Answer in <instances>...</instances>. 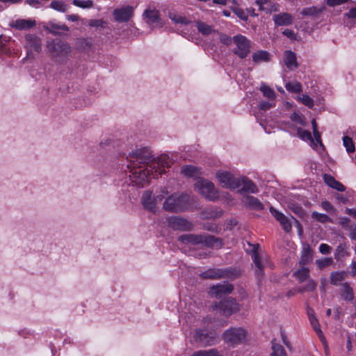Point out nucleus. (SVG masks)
<instances>
[{
  "mask_svg": "<svg viewBox=\"0 0 356 356\" xmlns=\"http://www.w3.org/2000/svg\"><path fill=\"white\" fill-rule=\"evenodd\" d=\"M129 162L127 168L131 182L139 187H143L149 180L150 177L156 178L165 172L171 163L166 154L154 157L147 151L137 149L127 156Z\"/></svg>",
  "mask_w": 356,
  "mask_h": 356,
  "instance_id": "f257e3e1",
  "label": "nucleus"
},
{
  "mask_svg": "<svg viewBox=\"0 0 356 356\" xmlns=\"http://www.w3.org/2000/svg\"><path fill=\"white\" fill-rule=\"evenodd\" d=\"M187 245L189 246L201 245L207 248H221L222 240L209 234H183L179 236V245Z\"/></svg>",
  "mask_w": 356,
  "mask_h": 356,
  "instance_id": "f03ea898",
  "label": "nucleus"
},
{
  "mask_svg": "<svg viewBox=\"0 0 356 356\" xmlns=\"http://www.w3.org/2000/svg\"><path fill=\"white\" fill-rule=\"evenodd\" d=\"M163 187H161L154 192L152 190H145L141 196V204L143 208L152 213H156L159 211V203L163 200Z\"/></svg>",
  "mask_w": 356,
  "mask_h": 356,
  "instance_id": "7ed1b4c3",
  "label": "nucleus"
},
{
  "mask_svg": "<svg viewBox=\"0 0 356 356\" xmlns=\"http://www.w3.org/2000/svg\"><path fill=\"white\" fill-rule=\"evenodd\" d=\"M248 332L243 327H230L222 335L224 341L229 346L235 347L246 341Z\"/></svg>",
  "mask_w": 356,
  "mask_h": 356,
  "instance_id": "20e7f679",
  "label": "nucleus"
},
{
  "mask_svg": "<svg viewBox=\"0 0 356 356\" xmlns=\"http://www.w3.org/2000/svg\"><path fill=\"white\" fill-rule=\"evenodd\" d=\"M194 341L202 347L211 346L220 341L218 334L215 330L197 329L194 334Z\"/></svg>",
  "mask_w": 356,
  "mask_h": 356,
  "instance_id": "39448f33",
  "label": "nucleus"
},
{
  "mask_svg": "<svg viewBox=\"0 0 356 356\" xmlns=\"http://www.w3.org/2000/svg\"><path fill=\"white\" fill-rule=\"evenodd\" d=\"M162 209L168 213H176L178 211V193L168 186H163Z\"/></svg>",
  "mask_w": 356,
  "mask_h": 356,
  "instance_id": "423d86ee",
  "label": "nucleus"
},
{
  "mask_svg": "<svg viewBox=\"0 0 356 356\" xmlns=\"http://www.w3.org/2000/svg\"><path fill=\"white\" fill-rule=\"evenodd\" d=\"M240 275V271L233 268H209L200 274L203 279L218 280L221 278L234 279Z\"/></svg>",
  "mask_w": 356,
  "mask_h": 356,
  "instance_id": "0eeeda50",
  "label": "nucleus"
},
{
  "mask_svg": "<svg viewBox=\"0 0 356 356\" xmlns=\"http://www.w3.org/2000/svg\"><path fill=\"white\" fill-rule=\"evenodd\" d=\"M47 48L51 56L58 60H63L72 51L70 45L62 41H51L48 43Z\"/></svg>",
  "mask_w": 356,
  "mask_h": 356,
  "instance_id": "6e6552de",
  "label": "nucleus"
},
{
  "mask_svg": "<svg viewBox=\"0 0 356 356\" xmlns=\"http://www.w3.org/2000/svg\"><path fill=\"white\" fill-rule=\"evenodd\" d=\"M195 188L207 200L215 201L218 198V192L214 184L206 179H200L195 184Z\"/></svg>",
  "mask_w": 356,
  "mask_h": 356,
  "instance_id": "1a4fd4ad",
  "label": "nucleus"
},
{
  "mask_svg": "<svg viewBox=\"0 0 356 356\" xmlns=\"http://www.w3.org/2000/svg\"><path fill=\"white\" fill-rule=\"evenodd\" d=\"M235 44L233 52L241 58H244L250 53L251 42L245 36L237 35L232 38Z\"/></svg>",
  "mask_w": 356,
  "mask_h": 356,
  "instance_id": "9d476101",
  "label": "nucleus"
},
{
  "mask_svg": "<svg viewBox=\"0 0 356 356\" xmlns=\"http://www.w3.org/2000/svg\"><path fill=\"white\" fill-rule=\"evenodd\" d=\"M213 309H219L220 314L225 316H229L240 309L238 303L235 299L228 298L221 300L218 305L213 306Z\"/></svg>",
  "mask_w": 356,
  "mask_h": 356,
  "instance_id": "9b49d317",
  "label": "nucleus"
},
{
  "mask_svg": "<svg viewBox=\"0 0 356 356\" xmlns=\"http://www.w3.org/2000/svg\"><path fill=\"white\" fill-rule=\"evenodd\" d=\"M216 177L223 188L236 189L240 187V179L227 171H218Z\"/></svg>",
  "mask_w": 356,
  "mask_h": 356,
  "instance_id": "f8f14e48",
  "label": "nucleus"
},
{
  "mask_svg": "<svg viewBox=\"0 0 356 356\" xmlns=\"http://www.w3.org/2000/svg\"><path fill=\"white\" fill-rule=\"evenodd\" d=\"M26 49L27 50V56L33 57L34 52H40L41 50L40 39L35 35L28 34L26 35Z\"/></svg>",
  "mask_w": 356,
  "mask_h": 356,
  "instance_id": "ddd939ff",
  "label": "nucleus"
},
{
  "mask_svg": "<svg viewBox=\"0 0 356 356\" xmlns=\"http://www.w3.org/2000/svg\"><path fill=\"white\" fill-rule=\"evenodd\" d=\"M114 19L118 22H128L134 15V8L131 6L116 8L113 10Z\"/></svg>",
  "mask_w": 356,
  "mask_h": 356,
  "instance_id": "4468645a",
  "label": "nucleus"
},
{
  "mask_svg": "<svg viewBox=\"0 0 356 356\" xmlns=\"http://www.w3.org/2000/svg\"><path fill=\"white\" fill-rule=\"evenodd\" d=\"M144 19L146 23L153 27L161 26V22L159 17V11L154 8H148L143 13Z\"/></svg>",
  "mask_w": 356,
  "mask_h": 356,
  "instance_id": "2eb2a0df",
  "label": "nucleus"
},
{
  "mask_svg": "<svg viewBox=\"0 0 356 356\" xmlns=\"http://www.w3.org/2000/svg\"><path fill=\"white\" fill-rule=\"evenodd\" d=\"M234 286L229 283L218 284L211 287L209 293L216 298H220L222 296L229 294L232 292Z\"/></svg>",
  "mask_w": 356,
  "mask_h": 356,
  "instance_id": "dca6fc26",
  "label": "nucleus"
},
{
  "mask_svg": "<svg viewBox=\"0 0 356 356\" xmlns=\"http://www.w3.org/2000/svg\"><path fill=\"white\" fill-rule=\"evenodd\" d=\"M269 210L272 216L280 223L282 229L286 232H289L292 228L289 218L273 207H270Z\"/></svg>",
  "mask_w": 356,
  "mask_h": 356,
  "instance_id": "f3484780",
  "label": "nucleus"
},
{
  "mask_svg": "<svg viewBox=\"0 0 356 356\" xmlns=\"http://www.w3.org/2000/svg\"><path fill=\"white\" fill-rule=\"evenodd\" d=\"M239 179L240 187L241 186V188L238 190L240 193H257L259 192L258 187L252 180L246 177H241Z\"/></svg>",
  "mask_w": 356,
  "mask_h": 356,
  "instance_id": "a211bd4d",
  "label": "nucleus"
},
{
  "mask_svg": "<svg viewBox=\"0 0 356 356\" xmlns=\"http://www.w3.org/2000/svg\"><path fill=\"white\" fill-rule=\"evenodd\" d=\"M273 19L277 26H289L292 24L293 17L288 13H282L280 14L274 15Z\"/></svg>",
  "mask_w": 356,
  "mask_h": 356,
  "instance_id": "6ab92c4d",
  "label": "nucleus"
},
{
  "mask_svg": "<svg viewBox=\"0 0 356 356\" xmlns=\"http://www.w3.org/2000/svg\"><path fill=\"white\" fill-rule=\"evenodd\" d=\"M307 315L308 318L310 322V324L312 325L313 329L316 332V333L318 334L321 340L324 343L325 341V337L323 336V332L321 329L320 324L318 323V319L315 316L314 312L312 309L309 308L307 309Z\"/></svg>",
  "mask_w": 356,
  "mask_h": 356,
  "instance_id": "aec40b11",
  "label": "nucleus"
},
{
  "mask_svg": "<svg viewBox=\"0 0 356 356\" xmlns=\"http://www.w3.org/2000/svg\"><path fill=\"white\" fill-rule=\"evenodd\" d=\"M223 214V211L219 208H206L201 212L202 219H216L220 218Z\"/></svg>",
  "mask_w": 356,
  "mask_h": 356,
  "instance_id": "412c9836",
  "label": "nucleus"
},
{
  "mask_svg": "<svg viewBox=\"0 0 356 356\" xmlns=\"http://www.w3.org/2000/svg\"><path fill=\"white\" fill-rule=\"evenodd\" d=\"M35 25V21L31 19H19L13 22L10 24L12 27L18 30H26L33 27Z\"/></svg>",
  "mask_w": 356,
  "mask_h": 356,
  "instance_id": "4be33fe9",
  "label": "nucleus"
},
{
  "mask_svg": "<svg viewBox=\"0 0 356 356\" xmlns=\"http://www.w3.org/2000/svg\"><path fill=\"white\" fill-rule=\"evenodd\" d=\"M258 248H259V245L258 244L254 245L253 246V249L252 250L251 252H252V258L253 262L257 268V269L255 270L256 273L258 276H260V275H262L264 266L261 264V259L259 256Z\"/></svg>",
  "mask_w": 356,
  "mask_h": 356,
  "instance_id": "5701e85b",
  "label": "nucleus"
},
{
  "mask_svg": "<svg viewBox=\"0 0 356 356\" xmlns=\"http://www.w3.org/2000/svg\"><path fill=\"white\" fill-rule=\"evenodd\" d=\"M284 62L285 65L289 69H293L298 67L296 56L294 52L291 51H286L284 54Z\"/></svg>",
  "mask_w": 356,
  "mask_h": 356,
  "instance_id": "b1692460",
  "label": "nucleus"
},
{
  "mask_svg": "<svg viewBox=\"0 0 356 356\" xmlns=\"http://www.w3.org/2000/svg\"><path fill=\"white\" fill-rule=\"evenodd\" d=\"M323 180L327 186L334 189H336L338 191L343 192L346 189L345 186L341 183L337 181L332 176L330 175L325 174L323 175Z\"/></svg>",
  "mask_w": 356,
  "mask_h": 356,
  "instance_id": "393cba45",
  "label": "nucleus"
},
{
  "mask_svg": "<svg viewBox=\"0 0 356 356\" xmlns=\"http://www.w3.org/2000/svg\"><path fill=\"white\" fill-rule=\"evenodd\" d=\"M44 29L53 34H59L60 31H68L69 28L65 24H58L49 22L44 26Z\"/></svg>",
  "mask_w": 356,
  "mask_h": 356,
  "instance_id": "a878e982",
  "label": "nucleus"
},
{
  "mask_svg": "<svg viewBox=\"0 0 356 356\" xmlns=\"http://www.w3.org/2000/svg\"><path fill=\"white\" fill-rule=\"evenodd\" d=\"M252 57V60L256 64H259L262 62H268L270 60V54L267 51L264 50H259L254 52Z\"/></svg>",
  "mask_w": 356,
  "mask_h": 356,
  "instance_id": "bb28decb",
  "label": "nucleus"
},
{
  "mask_svg": "<svg viewBox=\"0 0 356 356\" xmlns=\"http://www.w3.org/2000/svg\"><path fill=\"white\" fill-rule=\"evenodd\" d=\"M245 205L250 207V208L260 211L264 209L263 204L259 201V200L255 197L247 195L245 197L244 201Z\"/></svg>",
  "mask_w": 356,
  "mask_h": 356,
  "instance_id": "cd10ccee",
  "label": "nucleus"
},
{
  "mask_svg": "<svg viewBox=\"0 0 356 356\" xmlns=\"http://www.w3.org/2000/svg\"><path fill=\"white\" fill-rule=\"evenodd\" d=\"M297 134H298V136L300 138H301L302 140H305V141H310L311 143V146L313 147V148H316L317 147L318 145H319L318 143H317L315 140V138L314 139L312 136V134L310 131H307V130H305V129H302L301 128H298V130H297Z\"/></svg>",
  "mask_w": 356,
  "mask_h": 356,
  "instance_id": "c85d7f7f",
  "label": "nucleus"
},
{
  "mask_svg": "<svg viewBox=\"0 0 356 356\" xmlns=\"http://www.w3.org/2000/svg\"><path fill=\"white\" fill-rule=\"evenodd\" d=\"M293 275L299 281V282H303L309 279V269L307 267L302 266L301 268L293 272Z\"/></svg>",
  "mask_w": 356,
  "mask_h": 356,
  "instance_id": "c756f323",
  "label": "nucleus"
},
{
  "mask_svg": "<svg viewBox=\"0 0 356 356\" xmlns=\"http://www.w3.org/2000/svg\"><path fill=\"white\" fill-rule=\"evenodd\" d=\"M181 173L188 177L198 178L200 175L199 168L193 165H186L181 168Z\"/></svg>",
  "mask_w": 356,
  "mask_h": 356,
  "instance_id": "7c9ffc66",
  "label": "nucleus"
},
{
  "mask_svg": "<svg viewBox=\"0 0 356 356\" xmlns=\"http://www.w3.org/2000/svg\"><path fill=\"white\" fill-rule=\"evenodd\" d=\"M341 297L346 301H352L354 299L353 290L347 282L341 284Z\"/></svg>",
  "mask_w": 356,
  "mask_h": 356,
  "instance_id": "2f4dec72",
  "label": "nucleus"
},
{
  "mask_svg": "<svg viewBox=\"0 0 356 356\" xmlns=\"http://www.w3.org/2000/svg\"><path fill=\"white\" fill-rule=\"evenodd\" d=\"M271 349L272 353L270 356H287L284 347L276 343V340L275 339L271 341Z\"/></svg>",
  "mask_w": 356,
  "mask_h": 356,
  "instance_id": "473e14b6",
  "label": "nucleus"
},
{
  "mask_svg": "<svg viewBox=\"0 0 356 356\" xmlns=\"http://www.w3.org/2000/svg\"><path fill=\"white\" fill-rule=\"evenodd\" d=\"M312 260V250L309 245L303 248L302 255L300 257L299 264L301 266H305L309 264Z\"/></svg>",
  "mask_w": 356,
  "mask_h": 356,
  "instance_id": "72a5a7b5",
  "label": "nucleus"
},
{
  "mask_svg": "<svg viewBox=\"0 0 356 356\" xmlns=\"http://www.w3.org/2000/svg\"><path fill=\"white\" fill-rule=\"evenodd\" d=\"M346 273L345 271L332 272L330 274V283L332 285H338L340 282L343 281L346 277Z\"/></svg>",
  "mask_w": 356,
  "mask_h": 356,
  "instance_id": "f704fd0d",
  "label": "nucleus"
},
{
  "mask_svg": "<svg viewBox=\"0 0 356 356\" xmlns=\"http://www.w3.org/2000/svg\"><path fill=\"white\" fill-rule=\"evenodd\" d=\"M347 245L346 243H340L336 248L334 252V258L337 260H341L344 258L346 256L348 255V252L347 251Z\"/></svg>",
  "mask_w": 356,
  "mask_h": 356,
  "instance_id": "c9c22d12",
  "label": "nucleus"
},
{
  "mask_svg": "<svg viewBox=\"0 0 356 356\" xmlns=\"http://www.w3.org/2000/svg\"><path fill=\"white\" fill-rule=\"evenodd\" d=\"M260 90L263 95L268 98L270 101H274L276 97L275 91L265 83H261Z\"/></svg>",
  "mask_w": 356,
  "mask_h": 356,
  "instance_id": "e433bc0d",
  "label": "nucleus"
},
{
  "mask_svg": "<svg viewBox=\"0 0 356 356\" xmlns=\"http://www.w3.org/2000/svg\"><path fill=\"white\" fill-rule=\"evenodd\" d=\"M306 281V284L297 289V292L302 293L304 292L313 291L316 289L317 284L314 280L308 279Z\"/></svg>",
  "mask_w": 356,
  "mask_h": 356,
  "instance_id": "4c0bfd02",
  "label": "nucleus"
},
{
  "mask_svg": "<svg viewBox=\"0 0 356 356\" xmlns=\"http://www.w3.org/2000/svg\"><path fill=\"white\" fill-rule=\"evenodd\" d=\"M191 197L188 195H179V211L188 210L190 207Z\"/></svg>",
  "mask_w": 356,
  "mask_h": 356,
  "instance_id": "58836bf2",
  "label": "nucleus"
},
{
  "mask_svg": "<svg viewBox=\"0 0 356 356\" xmlns=\"http://www.w3.org/2000/svg\"><path fill=\"white\" fill-rule=\"evenodd\" d=\"M285 88L287 91L293 93H300L302 90L301 83L296 81L286 83L285 84Z\"/></svg>",
  "mask_w": 356,
  "mask_h": 356,
  "instance_id": "ea45409f",
  "label": "nucleus"
},
{
  "mask_svg": "<svg viewBox=\"0 0 356 356\" xmlns=\"http://www.w3.org/2000/svg\"><path fill=\"white\" fill-rule=\"evenodd\" d=\"M50 7L52 9L60 13H66L70 8V6L67 4L61 1H52L50 4Z\"/></svg>",
  "mask_w": 356,
  "mask_h": 356,
  "instance_id": "a19ab883",
  "label": "nucleus"
},
{
  "mask_svg": "<svg viewBox=\"0 0 356 356\" xmlns=\"http://www.w3.org/2000/svg\"><path fill=\"white\" fill-rule=\"evenodd\" d=\"M191 356H222L220 353L216 348L209 350H201L195 351Z\"/></svg>",
  "mask_w": 356,
  "mask_h": 356,
  "instance_id": "79ce46f5",
  "label": "nucleus"
},
{
  "mask_svg": "<svg viewBox=\"0 0 356 356\" xmlns=\"http://www.w3.org/2000/svg\"><path fill=\"white\" fill-rule=\"evenodd\" d=\"M196 26L198 31L205 35H209L214 31L211 26L204 22H197Z\"/></svg>",
  "mask_w": 356,
  "mask_h": 356,
  "instance_id": "37998d69",
  "label": "nucleus"
},
{
  "mask_svg": "<svg viewBox=\"0 0 356 356\" xmlns=\"http://www.w3.org/2000/svg\"><path fill=\"white\" fill-rule=\"evenodd\" d=\"M72 3L74 6L83 9L92 8L94 6L93 1L91 0H73Z\"/></svg>",
  "mask_w": 356,
  "mask_h": 356,
  "instance_id": "c03bdc74",
  "label": "nucleus"
},
{
  "mask_svg": "<svg viewBox=\"0 0 356 356\" xmlns=\"http://www.w3.org/2000/svg\"><path fill=\"white\" fill-rule=\"evenodd\" d=\"M312 217L314 219H315L322 223H325V222L332 221L331 218L327 215L324 214V213H321L317 211L312 212Z\"/></svg>",
  "mask_w": 356,
  "mask_h": 356,
  "instance_id": "a18cd8bd",
  "label": "nucleus"
},
{
  "mask_svg": "<svg viewBox=\"0 0 356 356\" xmlns=\"http://www.w3.org/2000/svg\"><path fill=\"white\" fill-rule=\"evenodd\" d=\"M193 224L186 219L179 218V231H191L193 229Z\"/></svg>",
  "mask_w": 356,
  "mask_h": 356,
  "instance_id": "49530a36",
  "label": "nucleus"
},
{
  "mask_svg": "<svg viewBox=\"0 0 356 356\" xmlns=\"http://www.w3.org/2000/svg\"><path fill=\"white\" fill-rule=\"evenodd\" d=\"M343 143L346 150L349 153L355 152V147L353 141L350 137L344 136L343 138Z\"/></svg>",
  "mask_w": 356,
  "mask_h": 356,
  "instance_id": "de8ad7c7",
  "label": "nucleus"
},
{
  "mask_svg": "<svg viewBox=\"0 0 356 356\" xmlns=\"http://www.w3.org/2000/svg\"><path fill=\"white\" fill-rule=\"evenodd\" d=\"M312 126L313 129L314 137L315 138L316 142L318 143L321 146H323V143L321 139V134L318 131V125L315 119L312 120Z\"/></svg>",
  "mask_w": 356,
  "mask_h": 356,
  "instance_id": "09e8293b",
  "label": "nucleus"
},
{
  "mask_svg": "<svg viewBox=\"0 0 356 356\" xmlns=\"http://www.w3.org/2000/svg\"><path fill=\"white\" fill-rule=\"evenodd\" d=\"M321 12V10L316 7H309L303 8L301 11V14L304 16H314Z\"/></svg>",
  "mask_w": 356,
  "mask_h": 356,
  "instance_id": "8fccbe9b",
  "label": "nucleus"
},
{
  "mask_svg": "<svg viewBox=\"0 0 356 356\" xmlns=\"http://www.w3.org/2000/svg\"><path fill=\"white\" fill-rule=\"evenodd\" d=\"M333 263V260L331 257H327L321 259H317L316 264L318 268L323 269L327 266H329Z\"/></svg>",
  "mask_w": 356,
  "mask_h": 356,
  "instance_id": "3c124183",
  "label": "nucleus"
},
{
  "mask_svg": "<svg viewBox=\"0 0 356 356\" xmlns=\"http://www.w3.org/2000/svg\"><path fill=\"white\" fill-rule=\"evenodd\" d=\"M168 226L175 230L178 229V217L177 216H168L166 218Z\"/></svg>",
  "mask_w": 356,
  "mask_h": 356,
  "instance_id": "603ef678",
  "label": "nucleus"
},
{
  "mask_svg": "<svg viewBox=\"0 0 356 356\" xmlns=\"http://www.w3.org/2000/svg\"><path fill=\"white\" fill-rule=\"evenodd\" d=\"M88 25L91 27H100L104 29L106 26V22L103 19H90L88 21Z\"/></svg>",
  "mask_w": 356,
  "mask_h": 356,
  "instance_id": "864d4df0",
  "label": "nucleus"
},
{
  "mask_svg": "<svg viewBox=\"0 0 356 356\" xmlns=\"http://www.w3.org/2000/svg\"><path fill=\"white\" fill-rule=\"evenodd\" d=\"M299 99L304 105L308 106L309 108L313 107L314 100L309 95L303 94L301 97H300Z\"/></svg>",
  "mask_w": 356,
  "mask_h": 356,
  "instance_id": "5fc2aeb1",
  "label": "nucleus"
},
{
  "mask_svg": "<svg viewBox=\"0 0 356 356\" xmlns=\"http://www.w3.org/2000/svg\"><path fill=\"white\" fill-rule=\"evenodd\" d=\"M232 10L235 13V15L241 19L243 21L248 20V17L243 10L237 7H233L232 8Z\"/></svg>",
  "mask_w": 356,
  "mask_h": 356,
  "instance_id": "6e6d98bb",
  "label": "nucleus"
},
{
  "mask_svg": "<svg viewBox=\"0 0 356 356\" xmlns=\"http://www.w3.org/2000/svg\"><path fill=\"white\" fill-rule=\"evenodd\" d=\"M273 101H261L259 104V107L261 110L266 111L273 106H275V104L273 102Z\"/></svg>",
  "mask_w": 356,
  "mask_h": 356,
  "instance_id": "4d7b16f0",
  "label": "nucleus"
},
{
  "mask_svg": "<svg viewBox=\"0 0 356 356\" xmlns=\"http://www.w3.org/2000/svg\"><path fill=\"white\" fill-rule=\"evenodd\" d=\"M331 250H332V248L325 243H322L319 246V252L321 254H329V253H330Z\"/></svg>",
  "mask_w": 356,
  "mask_h": 356,
  "instance_id": "13d9d810",
  "label": "nucleus"
},
{
  "mask_svg": "<svg viewBox=\"0 0 356 356\" xmlns=\"http://www.w3.org/2000/svg\"><path fill=\"white\" fill-rule=\"evenodd\" d=\"M349 0H327V4L329 6H335L346 3Z\"/></svg>",
  "mask_w": 356,
  "mask_h": 356,
  "instance_id": "bf43d9fd",
  "label": "nucleus"
},
{
  "mask_svg": "<svg viewBox=\"0 0 356 356\" xmlns=\"http://www.w3.org/2000/svg\"><path fill=\"white\" fill-rule=\"evenodd\" d=\"M350 231L349 237L351 240L356 239V223L348 227Z\"/></svg>",
  "mask_w": 356,
  "mask_h": 356,
  "instance_id": "052dcab7",
  "label": "nucleus"
},
{
  "mask_svg": "<svg viewBox=\"0 0 356 356\" xmlns=\"http://www.w3.org/2000/svg\"><path fill=\"white\" fill-rule=\"evenodd\" d=\"M321 207L327 212H331L334 210L333 206L328 201L322 202Z\"/></svg>",
  "mask_w": 356,
  "mask_h": 356,
  "instance_id": "680f3d73",
  "label": "nucleus"
},
{
  "mask_svg": "<svg viewBox=\"0 0 356 356\" xmlns=\"http://www.w3.org/2000/svg\"><path fill=\"white\" fill-rule=\"evenodd\" d=\"M291 118L292 120L298 122L301 125H305L303 119L297 113L292 114Z\"/></svg>",
  "mask_w": 356,
  "mask_h": 356,
  "instance_id": "e2e57ef3",
  "label": "nucleus"
},
{
  "mask_svg": "<svg viewBox=\"0 0 356 356\" xmlns=\"http://www.w3.org/2000/svg\"><path fill=\"white\" fill-rule=\"evenodd\" d=\"M344 16L349 19H356V7L351 8Z\"/></svg>",
  "mask_w": 356,
  "mask_h": 356,
  "instance_id": "0e129e2a",
  "label": "nucleus"
},
{
  "mask_svg": "<svg viewBox=\"0 0 356 356\" xmlns=\"http://www.w3.org/2000/svg\"><path fill=\"white\" fill-rule=\"evenodd\" d=\"M65 17L67 20L71 22H77L81 19L80 17L76 14L67 15Z\"/></svg>",
  "mask_w": 356,
  "mask_h": 356,
  "instance_id": "69168bd1",
  "label": "nucleus"
},
{
  "mask_svg": "<svg viewBox=\"0 0 356 356\" xmlns=\"http://www.w3.org/2000/svg\"><path fill=\"white\" fill-rule=\"evenodd\" d=\"M203 227L204 229L210 232H215L217 228L216 225L209 223L204 224Z\"/></svg>",
  "mask_w": 356,
  "mask_h": 356,
  "instance_id": "338daca9",
  "label": "nucleus"
},
{
  "mask_svg": "<svg viewBox=\"0 0 356 356\" xmlns=\"http://www.w3.org/2000/svg\"><path fill=\"white\" fill-rule=\"evenodd\" d=\"M283 35H286V37L293 39L295 38V33L291 29H285L282 32Z\"/></svg>",
  "mask_w": 356,
  "mask_h": 356,
  "instance_id": "774afa93",
  "label": "nucleus"
}]
</instances>
